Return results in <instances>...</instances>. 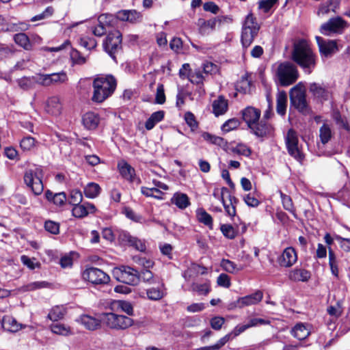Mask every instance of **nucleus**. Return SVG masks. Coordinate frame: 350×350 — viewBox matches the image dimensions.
Instances as JSON below:
<instances>
[{
	"instance_id": "nucleus-24",
	"label": "nucleus",
	"mask_w": 350,
	"mask_h": 350,
	"mask_svg": "<svg viewBox=\"0 0 350 350\" xmlns=\"http://www.w3.org/2000/svg\"><path fill=\"white\" fill-rule=\"evenodd\" d=\"M45 110L48 113L54 116L60 114L62 111V104L59 98L57 96H52L49 98L46 102Z\"/></svg>"
},
{
	"instance_id": "nucleus-34",
	"label": "nucleus",
	"mask_w": 350,
	"mask_h": 350,
	"mask_svg": "<svg viewBox=\"0 0 350 350\" xmlns=\"http://www.w3.org/2000/svg\"><path fill=\"white\" fill-rule=\"evenodd\" d=\"M164 115L163 111H158L152 113L145 123L146 129L147 130L152 129L157 123L163 120Z\"/></svg>"
},
{
	"instance_id": "nucleus-27",
	"label": "nucleus",
	"mask_w": 350,
	"mask_h": 350,
	"mask_svg": "<svg viewBox=\"0 0 350 350\" xmlns=\"http://www.w3.org/2000/svg\"><path fill=\"white\" fill-rule=\"evenodd\" d=\"M309 90L313 96L320 100H327L329 97V92L324 87L317 83L310 85Z\"/></svg>"
},
{
	"instance_id": "nucleus-7",
	"label": "nucleus",
	"mask_w": 350,
	"mask_h": 350,
	"mask_svg": "<svg viewBox=\"0 0 350 350\" xmlns=\"http://www.w3.org/2000/svg\"><path fill=\"white\" fill-rule=\"evenodd\" d=\"M232 21L233 19L230 16H218L208 20L199 18L197 21V25L200 33L205 36L215 31L216 28H219L224 25L230 24Z\"/></svg>"
},
{
	"instance_id": "nucleus-19",
	"label": "nucleus",
	"mask_w": 350,
	"mask_h": 350,
	"mask_svg": "<svg viewBox=\"0 0 350 350\" xmlns=\"http://www.w3.org/2000/svg\"><path fill=\"white\" fill-rule=\"evenodd\" d=\"M241 113L243 120L250 128L259 120L261 112L260 110L250 106L245 108Z\"/></svg>"
},
{
	"instance_id": "nucleus-25",
	"label": "nucleus",
	"mask_w": 350,
	"mask_h": 350,
	"mask_svg": "<svg viewBox=\"0 0 350 350\" xmlns=\"http://www.w3.org/2000/svg\"><path fill=\"white\" fill-rule=\"evenodd\" d=\"M1 325L5 330L10 332H16L25 327L21 323L10 316H5L3 318Z\"/></svg>"
},
{
	"instance_id": "nucleus-48",
	"label": "nucleus",
	"mask_w": 350,
	"mask_h": 350,
	"mask_svg": "<svg viewBox=\"0 0 350 350\" xmlns=\"http://www.w3.org/2000/svg\"><path fill=\"white\" fill-rule=\"evenodd\" d=\"M146 294L148 298L150 300L157 301L162 299L164 296V292L161 288H151L147 290Z\"/></svg>"
},
{
	"instance_id": "nucleus-21",
	"label": "nucleus",
	"mask_w": 350,
	"mask_h": 350,
	"mask_svg": "<svg viewBox=\"0 0 350 350\" xmlns=\"http://www.w3.org/2000/svg\"><path fill=\"white\" fill-rule=\"evenodd\" d=\"M117 18L122 21H128L131 23H136L140 22L142 16L140 12L135 10H121L117 13Z\"/></svg>"
},
{
	"instance_id": "nucleus-13",
	"label": "nucleus",
	"mask_w": 350,
	"mask_h": 350,
	"mask_svg": "<svg viewBox=\"0 0 350 350\" xmlns=\"http://www.w3.org/2000/svg\"><path fill=\"white\" fill-rule=\"evenodd\" d=\"M286 144L288 154L297 161L301 162L304 159V155L299 147L298 137L296 132L293 129H290L287 133Z\"/></svg>"
},
{
	"instance_id": "nucleus-51",
	"label": "nucleus",
	"mask_w": 350,
	"mask_h": 350,
	"mask_svg": "<svg viewBox=\"0 0 350 350\" xmlns=\"http://www.w3.org/2000/svg\"><path fill=\"white\" fill-rule=\"evenodd\" d=\"M200 272V265L192 264L183 273L186 280H189L192 277L197 275Z\"/></svg>"
},
{
	"instance_id": "nucleus-28",
	"label": "nucleus",
	"mask_w": 350,
	"mask_h": 350,
	"mask_svg": "<svg viewBox=\"0 0 350 350\" xmlns=\"http://www.w3.org/2000/svg\"><path fill=\"white\" fill-rule=\"evenodd\" d=\"M339 3L338 0H327L321 3L317 12V15L323 16L329 14L331 12H336Z\"/></svg>"
},
{
	"instance_id": "nucleus-45",
	"label": "nucleus",
	"mask_w": 350,
	"mask_h": 350,
	"mask_svg": "<svg viewBox=\"0 0 350 350\" xmlns=\"http://www.w3.org/2000/svg\"><path fill=\"white\" fill-rule=\"evenodd\" d=\"M113 308H120L129 315L132 314L133 312V306L127 301H115L111 304V308L113 309Z\"/></svg>"
},
{
	"instance_id": "nucleus-39",
	"label": "nucleus",
	"mask_w": 350,
	"mask_h": 350,
	"mask_svg": "<svg viewBox=\"0 0 350 350\" xmlns=\"http://www.w3.org/2000/svg\"><path fill=\"white\" fill-rule=\"evenodd\" d=\"M198 220L207 226L210 229H213V218L204 209L199 208L196 211Z\"/></svg>"
},
{
	"instance_id": "nucleus-35",
	"label": "nucleus",
	"mask_w": 350,
	"mask_h": 350,
	"mask_svg": "<svg viewBox=\"0 0 350 350\" xmlns=\"http://www.w3.org/2000/svg\"><path fill=\"white\" fill-rule=\"evenodd\" d=\"M202 137L209 144L224 148L227 146V142L222 137L212 135L209 133L204 132L202 134Z\"/></svg>"
},
{
	"instance_id": "nucleus-16",
	"label": "nucleus",
	"mask_w": 350,
	"mask_h": 350,
	"mask_svg": "<svg viewBox=\"0 0 350 350\" xmlns=\"http://www.w3.org/2000/svg\"><path fill=\"white\" fill-rule=\"evenodd\" d=\"M297 260V254L293 247H288L284 250L282 254L279 256L278 262L281 267H291Z\"/></svg>"
},
{
	"instance_id": "nucleus-61",
	"label": "nucleus",
	"mask_w": 350,
	"mask_h": 350,
	"mask_svg": "<svg viewBox=\"0 0 350 350\" xmlns=\"http://www.w3.org/2000/svg\"><path fill=\"white\" fill-rule=\"evenodd\" d=\"M44 228L46 231L53 234H57L59 232V224L51 220L45 221Z\"/></svg>"
},
{
	"instance_id": "nucleus-56",
	"label": "nucleus",
	"mask_w": 350,
	"mask_h": 350,
	"mask_svg": "<svg viewBox=\"0 0 350 350\" xmlns=\"http://www.w3.org/2000/svg\"><path fill=\"white\" fill-rule=\"evenodd\" d=\"M54 12V9L51 6L47 7L43 12L40 14L36 15L31 18V21L34 22L37 21H40L49 18L53 15Z\"/></svg>"
},
{
	"instance_id": "nucleus-60",
	"label": "nucleus",
	"mask_w": 350,
	"mask_h": 350,
	"mask_svg": "<svg viewBox=\"0 0 350 350\" xmlns=\"http://www.w3.org/2000/svg\"><path fill=\"white\" fill-rule=\"evenodd\" d=\"M72 215L75 217H83L88 215V211H86L85 208V204H78V205H74V207L72 208Z\"/></svg>"
},
{
	"instance_id": "nucleus-38",
	"label": "nucleus",
	"mask_w": 350,
	"mask_h": 350,
	"mask_svg": "<svg viewBox=\"0 0 350 350\" xmlns=\"http://www.w3.org/2000/svg\"><path fill=\"white\" fill-rule=\"evenodd\" d=\"M100 187L98 184L96 183H89L83 189L85 197L88 198H95L100 193Z\"/></svg>"
},
{
	"instance_id": "nucleus-40",
	"label": "nucleus",
	"mask_w": 350,
	"mask_h": 350,
	"mask_svg": "<svg viewBox=\"0 0 350 350\" xmlns=\"http://www.w3.org/2000/svg\"><path fill=\"white\" fill-rule=\"evenodd\" d=\"M38 75L31 77H23L18 81L19 87L24 90H28L33 88L38 83Z\"/></svg>"
},
{
	"instance_id": "nucleus-37",
	"label": "nucleus",
	"mask_w": 350,
	"mask_h": 350,
	"mask_svg": "<svg viewBox=\"0 0 350 350\" xmlns=\"http://www.w3.org/2000/svg\"><path fill=\"white\" fill-rule=\"evenodd\" d=\"M329 265L332 274L336 278H338L339 275V260H338L334 251L329 247Z\"/></svg>"
},
{
	"instance_id": "nucleus-22",
	"label": "nucleus",
	"mask_w": 350,
	"mask_h": 350,
	"mask_svg": "<svg viewBox=\"0 0 350 350\" xmlns=\"http://www.w3.org/2000/svg\"><path fill=\"white\" fill-rule=\"evenodd\" d=\"M83 126L88 130H94L97 128L100 122L99 116L92 111L85 113L82 117Z\"/></svg>"
},
{
	"instance_id": "nucleus-63",
	"label": "nucleus",
	"mask_w": 350,
	"mask_h": 350,
	"mask_svg": "<svg viewBox=\"0 0 350 350\" xmlns=\"http://www.w3.org/2000/svg\"><path fill=\"white\" fill-rule=\"evenodd\" d=\"M217 284L219 286L229 288L231 285L230 278L227 274L221 273L217 278Z\"/></svg>"
},
{
	"instance_id": "nucleus-32",
	"label": "nucleus",
	"mask_w": 350,
	"mask_h": 350,
	"mask_svg": "<svg viewBox=\"0 0 350 350\" xmlns=\"http://www.w3.org/2000/svg\"><path fill=\"white\" fill-rule=\"evenodd\" d=\"M287 106V95L284 91H279L277 94L276 110L278 114L283 116L286 113Z\"/></svg>"
},
{
	"instance_id": "nucleus-43",
	"label": "nucleus",
	"mask_w": 350,
	"mask_h": 350,
	"mask_svg": "<svg viewBox=\"0 0 350 350\" xmlns=\"http://www.w3.org/2000/svg\"><path fill=\"white\" fill-rule=\"evenodd\" d=\"M50 327L51 332L55 334L68 336L72 333L70 327L62 323H53L50 326Z\"/></svg>"
},
{
	"instance_id": "nucleus-62",
	"label": "nucleus",
	"mask_w": 350,
	"mask_h": 350,
	"mask_svg": "<svg viewBox=\"0 0 350 350\" xmlns=\"http://www.w3.org/2000/svg\"><path fill=\"white\" fill-rule=\"evenodd\" d=\"M243 200L247 206L251 207H257L260 204V201L254 193L245 195L243 197Z\"/></svg>"
},
{
	"instance_id": "nucleus-4",
	"label": "nucleus",
	"mask_w": 350,
	"mask_h": 350,
	"mask_svg": "<svg viewBox=\"0 0 350 350\" xmlns=\"http://www.w3.org/2000/svg\"><path fill=\"white\" fill-rule=\"evenodd\" d=\"M101 321L107 328L116 331L125 330L133 325L131 318L113 312L102 313Z\"/></svg>"
},
{
	"instance_id": "nucleus-8",
	"label": "nucleus",
	"mask_w": 350,
	"mask_h": 350,
	"mask_svg": "<svg viewBox=\"0 0 350 350\" xmlns=\"http://www.w3.org/2000/svg\"><path fill=\"white\" fill-rule=\"evenodd\" d=\"M291 104L302 113H309V107L306 100V88L299 83L290 90Z\"/></svg>"
},
{
	"instance_id": "nucleus-1",
	"label": "nucleus",
	"mask_w": 350,
	"mask_h": 350,
	"mask_svg": "<svg viewBox=\"0 0 350 350\" xmlns=\"http://www.w3.org/2000/svg\"><path fill=\"white\" fill-rule=\"evenodd\" d=\"M292 59L307 74H310L317 64V55L309 43L305 40L295 42L292 51Z\"/></svg>"
},
{
	"instance_id": "nucleus-20",
	"label": "nucleus",
	"mask_w": 350,
	"mask_h": 350,
	"mask_svg": "<svg viewBox=\"0 0 350 350\" xmlns=\"http://www.w3.org/2000/svg\"><path fill=\"white\" fill-rule=\"evenodd\" d=\"M250 129L252 131L253 133L258 137H267L273 134V128L272 126L267 122L258 121L256 122Z\"/></svg>"
},
{
	"instance_id": "nucleus-6",
	"label": "nucleus",
	"mask_w": 350,
	"mask_h": 350,
	"mask_svg": "<svg viewBox=\"0 0 350 350\" xmlns=\"http://www.w3.org/2000/svg\"><path fill=\"white\" fill-rule=\"evenodd\" d=\"M42 178L43 171L40 166L28 169L24 174L25 185L36 196H39L43 192Z\"/></svg>"
},
{
	"instance_id": "nucleus-17",
	"label": "nucleus",
	"mask_w": 350,
	"mask_h": 350,
	"mask_svg": "<svg viewBox=\"0 0 350 350\" xmlns=\"http://www.w3.org/2000/svg\"><path fill=\"white\" fill-rule=\"evenodd\" d=\"M77 321L90 331L100 329L101 327V323H103L101 318L97 319L88 314L81 315Z\"/></svg>"
},
{
	"instance_id": "nucleus-46",
	"label": "nucleus",
	"mask_w": 350,
	"mask_h": 350,
	"mask_svg": "<svg viewBox=\"0 0 350 350\" xmlns=\"http://www.w3.org/2000/svg\"><path fill=\"white\" fill-rule=\"evenodd\" d=\"M141 192L143 195L147 197H152L157 199H163V193L158 188H148L142 187Z\"/></svg>"
},
{
	"instance_id": "nucleus-52",
	"label": "nucleus",
	"mask_w": 350,
	"mask_h": 350,
	"mask_svg": "<svg viewBox=\"0 0 350 350\" xmlns=\"http://www.w3.org/2000/svg\"><path fill=\"white\" fill-rule=\"evenodd\" d=\"M220 229L224 236L228 239H234L237 235L235 229L230 224H222Z\"/></svg>"
},
{
	"instance_id": "nucleus-10",
	"label": "nucleus",
	"mask_w": 350,
	"mask_h": 350,
	"mask_svg": "<svg viewBox=\"0 0 350 350\" xmlns=\"http://www.w3.org/2000/svg\"><path fill=\"white\" fill-rule=\"evenodd\" d=\"M114 278L124 284L135 285L139 282L138 272L130 267L122 266L113 270Z\"/></svg>"
},
{
	"instance_id": "nucleus-53",
	"label": "nucleus",
	"mask_w": 350,
	"mask_h": 350,
	"mask_svg": "<svg viewBox=\"0 0 350 350\" xmlns=\"http://www.w3.org/2000/svg\"><path fill=\"white\" fill-rule=\"evenodd\" d=\"M83 200V195L81 191L78 189H73L70 191V203L74 205L81 204Z\"/></svg>"
},
{
	"instance_id": "nucleus-15",
	"label": "nucleus",
	"mask_w": 350,
	"mask_h": 350,
	"mask_svg": "<svg viewBox=\"0 0 350 350\" xmlns=\"http://www.w3.org/2000/svg\"><path fill=\"white\" fill-rule=\"evenodd\" d=\"M38 75V84L44 86L64 83L68 81L67 74L64 71L46 75L39 74Z\"/></svg>"
},
{
	"instance_id": "nucleus-64",
	"label": "nucleus",
	"mask_w": 350,
	"mask_h": 350,
	"mask_svg": "<svg viewBox=\"0 0 350 350\" xmlns=\"http://www.w3.org/2000/svg\"><path fill=\"white\" fill-rule=\"evenodd\" d=\"M239 126V121L237 119H230L226 121L221 126V129L224 132H229Z\"/></svg>"
},
{
	"instance_id": "nucleus-18",
	"label": "nucleus",
	"mask_w": 350,
	"mask_h": 350,
	"mask_svg": "<svg viewBox=\"0 0 350 350\" xmlns=\"http://www.w3.org/2000/svg\"><path fill=\"white\" fill-rule=\"evenodd\" d=\"M120 240L130 246L133 247L137 250L144 252L146 250V245L144 241L137 239V237H132L126 232H122L119 236Z\"/></svg>"
},
{
	"instance_id": "nucleus-36",
	"label": "nucleus",
	"mask_w": 350,
	"mask_h": 350,
	"mask_svg": "<svg viewBox=\"0 0 350 350\" xmlns=\"http://www.w3.org/2000/svg\"><path fill=\"white\" fill-rule=\"evenodd\" d=\"M211 290L210 281L203 284L193 282L191 285V291L197 293L199 295H207Z\"/></svg>"
},
{
	"instance_id": "nucleus-33",
	"label": "nucleus",
	"mask_w": 350,
	"mask_h": 350,
	"mask_svg": "<svg viewBox=\"0 0 350 350\" xmlns=\"http://www.w3.org/2000/svg\"><path fill=\"white\" fill-rule=\"evenodd\" d=\"M172 202L180 209H185L190 204L188 196L182 193H174L172 198Z\"/></svg>"
},
{
	"instance_id": "nucleus-54",
	"label": "nucleus",
	"mask_w": 350,
	"mask_h": 350,
	"mask_svg": "<svg viewBox=\"0 0 350 350\" xmlns=\"http://www.w3.org/2000/svg\"><path fill=\"white\" fill-rule=\"evenodd\" d=\"M220 198L221 199H226L228 198L229 200V204H232V206H235L238 202V199L232 196L226 187H222L220 191Z\"/></svg>"
},
{
	"instance_id": "nucleus-41",
	"label": "nucleus",
	"mask_w": 350,
	"mask_h": 350,
	"mask_svg": "<svg viewBox=\"0 0 350 350\" xmlns=\"http://www.w3.org/2000/svg\"><path fill=\"white\" fill-rule=\"evenodd\" d=\"M66 310L63 306H56L50 310L48 318L53 321L62 319L66 314Z\"/></svg>"
},
{
	"instance_id": "nucleus-23",
	"label": "nucleus",
	"mask_w": 350,
	"mask_h": 350,
	"mask_svg": "<svg viewBox=\"0 0 350 350\" xmlns=\"http://www.w3.org/2000/svg\"><path fill=\"white\" fill-rule=\"evenodd\" d=\"M262 297L263 294L262 291H257L253 294L240 297L239 304V306L241 305V306H242L243 308L245 306L255 305L262 300Z\"/></svg>"
},
{
	"instance_id": "nucleus-12",
	"label": "nucleus",
	"mask_w": 350,
	"mask_h": 350,
	"mask_svg": "<svg viewBox=\"0 0 350 350\" xmlns=\"http://www.w3.org/2000/svg\"><path fill=\"white\" fill-rule=\"evenodd\" d=\"M347 27V23L340 17L330 18L320 27V32L327 36L333 34H340Z\"/></svg>"
},
{
	"instance_id": "nucleus-14",
	"label": "nucleus",
	"mask_w": 350,
	"mask_h": 350,
	"mask_svg": "<svg viewBox=\"0 0 350 350\" xmlns=\"http://www.w3.org/2000/svg\"><path fill=\"white\" fill-rule=\"evenodd\" d=\"M315 38L322 57L329 58L339 51L336 40H324L320 36Z\"/></svg>"
},
{
	"instance_id": "nucleus-50",
	"label": "nucleus",
	"mask_w": 350,
	"mask_h": 350,
	"mask_svg": "<svg viewBox=\"0 0 350 350\" xmlns=\"http://www.w3.org/2000/svg\"><path fill=\"white\" fill-rule=\"evenodd\" d=\"M320 139L323 144H326L331 138V129L327 124H323L320 129Z\"/></svg>"
},
{
	"instance_id": "nucleus-3",
	"label": "nucleus",
	"mask_w": 350,
	"mask_h": 350,
	"mask_svg": "<svg viewBox=\"0 0 350 350\" xmlns=\"http://www.w3.org/2000/svg\"><path fill=\"white\" fill-rule=\"evenodd\" d=\"M260 29L256 18L252 12H249L242 23L241 42L245 49H247L257 36Z\"/></svg>"
},
{
	"instance_id": "nucleus-47",
	"label": "nucleus",
	"mask_w": 350,
	"mask_h": 350,
	"mask_svg": "<svg viewBox=\"0 0 350 350\" xmlns=\"http://www.w3.org/2000/svg\"><path fill=\"white\" fill-rule=\"evenodd\" d=\"M36 143L35 138L31 136L24 137L20 142V147L23 151H30L36 146Z\"/></svg>"
},
{
	"instance_id": "nucleus-59",
	"label": "nucleus",
	"mask_w": 350,
	"mask_h": 350,
	"mask_svg": "<svg viewBox=\"0 0 350 350\" xmlns=\"http://www.w3.org/2000/svg\"><path fill=\"white\" fill-rule=\"evenodd\" d=\"M70 58L74 64H83L86 62V58L81 55L77 50H72L70 52Z\"/></svg>"
},
{
	"instance_id": "nucleus-57",
	"label": "nucleus",
	"mask_w": 350,
	"mask_h": 350,
	"mask_svg": "<svg viewBox=\"0 0 350 350\" xmlns=\"http://www.w3.org/2000/svg\"><path fill=\"white\" fill-rule=\"evenodd\" d=\"M165 102V95L164 92V86L162 83H159L157 88L155 96V103L157 104H163Z\"/></svg>"
},
{
	"instance_id": "nucleus-49",
	"label": "nucleus",
	"mask_w": 350,
	"mask_h": 350,
	"mask_svg": "<svg viewBox=\"0 0 350 350\" xmlns=\"http://www.w3.org/2000/svg\"><path fill=\"white\" fill-rule=\"evenodd\" d=\"M280 196L284 208L295 215V209L291 197L282 193H281Z\"/></svg>"
},
{
	"instance_id": "nucleus-31",
	"label": "nucleus",
	"mask_w": 350,
	"mask_h": 350,
	"mask_svg": "<svg viewBox=\"0 0 350 350\" xmlns=\"http://www.w3.org/2000/svg\"><path fill=\"white\" fill-rule=\"evenodd\" d=\"M288 278L293 281L306 282L310 278V273L304 269H295L289 272Z\"/></svg>"
},
{
	"instance_id": "nucleus-29",
	"label": "nucleus",
	"mask_w": 350,
	"mask_h": 350,
	"mask_svg": "<svg viewBox=\"0 0 350 350\" xmlns=\"http://www.w3.org/2000/svg\"><path fill=\"white\" fill-rule=\"evenodd\" d=\"M119 172L122 176L129 180L133 181L135 178V170L127 162L121 161L118 164Z\"/></svg>"
},
{
	"instance_id": "nucleus-55",
	"label": "nucleus",
	"mask_w": 350,
	"mask_h": 350,
	"mask_svg": "<svg viewBox=\"0 0 350 350\" xmlns=\"http://www.w3.org/2000/svg\"><path fill=\"white\" fill-rule=\"evenodd\" d=\"M232 150L234 153L245 157H249L251 154V150L243 144H237Z\"/></svg>"
},
{
	"instance_id": "nucleus-9",
	"label": "nucleus",
	"mask_w": 350,
	"mask_h": 350,
	"mask_svg": "<svg viewBox=\"0 0 350 350\" xmlns=\"http://www.w3.org/2000/svg\"><path fill=\"white\" fill-rule=\"evenodd\" d=\"M105 51L116 59L115 54L122 49V33L118 30L109 32L103 42Z\"/></svg>"
},
{
	"instance_id": "nucleus-11",
	"label": "nucleus",
	"mask_w": 350,
	"mask_h": 350,
	"mask_svg": "<svg viewBox=\"0 0 350 350\" xmlns=\"http://www.w3.org/2000/svg\"><path fill=\"white\" fill-rule=\"evenodd\" d=\"M82 278L93 284H106L110 281V277L103 270L90 267L82 272Z\"/></svg>"
},
{
	"instance_id": "nucleus-44",
	"label": "nucleus",
	"mask_w": 350,
	"mask_h": 350,
	"mask_svg": "<svg viewBox=\"0 0 350 350\" xmlns=\"http://www.w3.org/2000/svg\"><path fill=\"white\" fill-rule=\"evenodd\" d=\"M220 266L230 273H234L243 269V267H238L234 262L224 258L221 260Z\"/></svg>"
},
{
	"instance_id": "nucleus-30",
	"label": "nucleus",
	"mask_w": 350,
	"mask_h": 350,
	"mask_svg": "<svg viewBox=\"0 0 350 350\" xmlns=\"http://www.w3.org/2000/svg\"><path fill=\"white\" fill-rule=\"evenodd\" d=\"M213 112L216 116L224 114L228 109V100L224 96H219L212 104Z\"/></svg>"
},
{
	"instance_id": "nucleus-2",
	"label": "nucleus",
	"mask_w": 350,
	"mask_h": 350,
	"mask_svg": "<svg viewBox=\"0 0 350 350\" xmlns=\"http://www.w3.org/2000/svg\"><path fill=\"white\" fill-rule=\"evenodd\" d=\"M92 85L94 92L92 100L102 103L114 92L117 81L111 75H100L94 78Z\"/></svg>"
},
{
	"instance_id": "nucleus-58",
	"label": "nucleus",
	"mask_w": 350,
	"mask_h": 350,
	"mask_svg": "<svg viewBox=\"0 0 350 350\" xmlns=\"http://www.w3.org/2000/svg\"><path fill=\"white\" fill-rule=\"evenodd\" d=\"M80 44L83 47L90 50L94 49L96 46L97 42L93 38L84 37L80 39Z\"/></svg>"
},
{
	"instance_id": "nucleus-42",
	"label": "nucleus",
	"mask_w": 350,
	"mask_h": 350,
	"mask_svg": "<svg viewBox=\"0 0 350 350\" xmlns=\"http://www.w3.org/2000/svg\"><path fill=\"white\" fill-rule=\"evenodd\" d=\"M14 40L18 45L21 46L25 50L31 49V44L28 36L24 33H16L14 36Z\"/></svg>"
},
{
	"instance_id": "nucleus-26",
	"label": "nucleus",
	"mask_w": 350,
	"mask_h": 350,
	"mask_svg": "<svg viewBox=\"0 0 350 350\" xmlns=\"http://www.w3.org/2000/svg\"><path fill=\"white\" fill-rule=\"evenodd\" d=\"M291 334L299 340H304L310 334V326L302 323H297L292 329Z\"/></svg>"
},
{
	"instance_id": "nucleus-5",
	"label": "nucleus",
	"mask_w": 350,
	"mask_h": 350,
	"mask_svg": "<svg viewBox=\"0 0 350 350\" xmlns=\"http://www.w3.org/2000/svg\"><path fill=\"white\" fill-rule=\"evenodd\" d=\"M277 82L282 86H288L294 83L299 77L297 68L292 63L280 64L275 71Z\"/></svg>"
}]
</instances>
